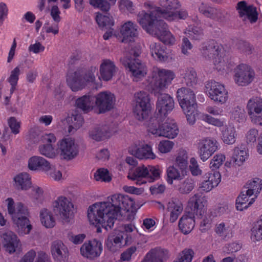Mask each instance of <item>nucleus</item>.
<instances>
[{
    "instance_id": "18",
    "label": "nucleus",
    "mask_w": 262,
    "mask_h": 262,
    "mask_svg": "<svg viewBox=\"0 0 262 262\" xmlns=\"http://www.w3.org/2000/svg\"><path fill=\"white\" fill-rule=\"evenodd\" d=\"M201 179L198 185V190L207 193L219 185L221 181V174L218 171H210L205 173Z\"/></svg>"
},
{
    "instance_id": "35",
    "label": "nucleus",
    "mask_w": 262,
    "mask_h": 262,
    "mask_svg": "<svg viewBox=\"0 0 262 262\" xmlns=\"http://www.w3.org/2000/svg\"><path fill=\"white\" fill-rule=\"evenodd\" d=\"M255 200L254 197L247 192H242L236 199V208L241 211L247 209L254 202Z\"/></svg>"
},
{
    "instance_id": "10",
    "label": "nucleus",
    "mask_w": 262,
    "mask_h": 262,
    "mask_svg": "<svg viewBox=\"0 0 262 262\" xmlns=\"http://www.w3.org/2000/svg\"><path fill=\"white\" fill-rule=\"evenodd\" d=\"M255 78V71L248 64L239 63L233 70V80L237 86H248L254 80Z\"/></svg>"
},
{
    "instance_id": "47",
    "label": "nucleus",
    "mask_w": 262,
    "mask_h": 262,
    "mask_svg": "<svg viewBox=\"0 0 262 262\" xmlns=\"http://www.w3.org/2000/svg\"><path fill=\"white\" fill-rule=\"evenodd\" d=\"M247 186V190L246 191L255 199L262 189V180L254 178L248 182Z\"/></svg>"
},
{
    "instance_id": "4",
    "label": "nucleus",
    "mask_w": 262,
    "mask_h": 262,
    "mask_svg": "<svg viewBox=\"0 0 262 262\" xmlns=\"http://www.w3.org/2000/svg\"><path fill=\"white\" fill-rule=\"evenodd\" d=\"M177 98L188 123L193 125L198 116L195 94L189 89L181 88L177 91Z\"/></svg>"
},
{
    "instance_id": "26",
    "label": "nucleus",
    "mask_w": 262,
    "mask_h": 262,
    "mask_svg": "<svg viewBox=\"0 0 262 262\" xmlns=\"http://www.w3.org/2000/svg\"><path fill=\"white\" fill-rule=\"evenodd\" d=\"M51 252L53 258L60 262L66 261L69 256L68 247L60 241H56L52 243Z\"/></svg>"
},
{
    "instance_id": "48",
    "label": "nucleus",
    "mask_w": 262,
    "mask_h": 262,
    "mask_svg": "<svg viewBox=\"0 0 262 262\" xmlns=\"http://www.w3.org/2000/svg\"><path fill=\"white\" fill-rule=\"evenodd\" d=\"M17 227V231L20 235L28 234L32 229L28 216L13 223Z\"/></svg>"
},
{
    "instance_id": "59",
    "label": "nucleus",
    "mask_w": 262,
    "mask_h": 262,
    "mask_svg": "<svg viewBox=\"0 0 262 262\" xmlns=\"http://www.w3.org/2000/svg\"><path fill=\"white\" fill-rule=\"evenodd\" d=\"M59 21L60 17H53L51 20L45 23L43 28L47 33L57 34L58 33V23Z\"/></svg>"
},
{
    "instance_id": "5",
    "label": "nucleus",
    "mask_w": 262,
    "mask_h": 262,
    "mask_svg": "<svg viewBox=\"0 0 262 262\" xmlns=\"http://www.w3.org/2000/svg\"><path fill=\"white\" fill-rule=\"evenodd\" d=\"M201 52L203 56L206 59L211 60L214 68L222 74L229 73L233 70L234 63L225 56L222 47L205 46L202 48Z\"/></svg>"
},
{
    "instance_id": "51",
    "label": "nucleus",
    "mask_w": 262,
    "mask_h": 262,
    "mask_svg": "<svg viewBox=\"0 0 262 262\" xmlns=\"http://www.w3.org/2000/svg\"><path fill=\"white\" fill-rule=\"evenodd\" d=\"M181 75L184 82L188 86H194L197 83L198 79L196 72L192 69L183 71Z\"/></svg>"
},
{
    "instance_id": "60",
    "label": "nucleus",
    "mask_w": 262,
    "mask_h": 262,
    "mask_svg": "<svg viewBox=\"0 0 262 262\" xmlns=\"http://www.w3.org/2000/svg\"><path fill=\"white\" fill-rule=\"evenodd\" d=\"M20 73V68L19 67H16L11 71L10 75L8 79V81L11 85V88L10 89L11 94H12L15 89V86L17 83Z\"/></svg>"
},
{
    "instance_id": "9",
    "label": "nucleus",
    "mask_w": 262,
    "mask_h": 262,
    "mask_svg": "<svg viewBox=\"0 0 262 262\" xmlns=\"http://www.w3.org/2000/svg\"><path fill=\"white\" fill-rule=\"evenodd\" d=\"M151 86L155 93H159L171 83L176 77L173 71L158 68L153 69Z\"/></svg>"
},
{
    "instance_id": "38",
    "label": "nucleus",
    "mask_w": 262,
    "mask_h": 262,
    "mask_svg": "<svg viewBox=\"0 0 262 262\" xmlns=\"http://www.w3.org/2000/svg\"><path fill=\"white\" fill-rule=\"evenodd\" d=\"M236 9L241 16H257L258 12L257 8L252 5L248 4L245 1L238 2Z\"/></svg>"
},
{
    "instance_id": "34",
    "label": "nucleus",
    "mask_w": 262,
    "mask_h": 262,
    "mask_svg": "<svg viewBox=\"0 0 262 262\" xmlns=\"http://www.w3.org/2000/svg\"><path fill=\"white\" fill-rule=\"evenodd\" d=\"M248 158V149L244 145L237 146L234 148L232 160L236 165H242Z\"/></svg>"
},
{
    "instance_id": "37",
    "label": "nucleus",
    "mask_w": 262,
    "mask_h": 262,
    "mask_svg": "<svg viewBox=\"0 0 262 262\" xmlns=\"http://www.w3.org/2000/svg\"><path fill=\"white\" fill-rule=\"evenodd\" d=\"M150 52L152 57L160 61H166L168 55L166 48L160 43H152L150 46Z\"/></svg>"
},
{
    "instance_id": "30",
    "label": "nucleus",
    "mask_w": 262,
    "mask_h": 262,
    "mask_svg": "<svg viewBox=\"0 0 262 262\" xmlns=\"http://www.w3.org/2000/svg\"><path fill=\"white\" fill-rule=\"evenodd\" d=\"M221 140L226 145H233L236 142L237 132L235 127L231 124L220 128Z\"/></svg>"
},
{
    "instance_id": "2",
    "label": "nucleus",
    "mask_w": 262,
    "mask_h": 262,
    "mask_svg": "<svg viewBox=\"0 0 262 262\" xmlns=\"http://www.w3.org/2000/svg\"><path fill=\"white\" fill-rule=\"evenodd\" d=\"M159 17H139L138 22L148 33L156 36L166 45L172 46L176 39L173 35L167 29L164 20Z\"/></svg>"
},
{
    "instance_id": "8",
    "label": "nucleus",
    "mask_w": 262,
    "mask_h": 262,
    "mask_svg": "<svg viewBox=\"0 0 262 262\" xmlns=\"http://www.w3.org/2000/svg\"><path fill=\"white\" fill-rule=\"evenodd\" d=\"M136 209L135 202L130 196L118 194L116 198V219L132 220Z\"/></svg>"
},
{
    "instance_id": "42",
    "label": "nucleus",
    "mask_w": 262,
    "mask_h": 262,
    "mask_svg": "<svg viewBox=\"0 0 262 262\" xmlns=\"http://www.w3.org/2000/svg\"><path fill=\"white\" fill-rule=\"evenodd\" d=\"M96 21L99 27L102 29H107L108 30L103 36L104 40H107L111 37L113 34L114 23L111 17H96Z\"/></svg>"
},
{
    "instance_id": "11",
    "label": "nucleus",
    "mask_w": 262,
    "mask_h": 262,
    "mask_svg": "<svg viewBox=\"0 0 262 262\" xmlns=\"http://www.w3.org/2000/svg\"><path fill=\"white\" fill-rule=\"evenodd\" d=\"M205 92L212 101L217 104H224L228 100V92L225 85L215 81L206 82Z\"/></svg>"
},
{
    "instance_id": "52",
    "label": "nucleus",
    "mask_w": 262,
    "mask_h": 262,
    "mask_svg": "<svg viewBox=\"0 0 262 262\" xmlns=\"http://www.w3.org/2000/svg\"><path fill=\"white\" fill-rule=\"evenodd\" d=\"M94 179L97 181L105 183L110 182L112 179V176L109 171L104 168H98L94 174Z\"/></svg>"
},
{
    "instance_id": "7",
    "label": "nucleus",
    "mask_w": 262,
    "mask_h": 262,
    "mask_svg": "<svg viewBox=\"0 0 262 262\" xmlns=\"http://www.w3.org/2000/svg\"><path fill=\"white\" fill-rule=\"evenodd\" d=\"M133 113L135 118L139 121L147 119L150 115L151 104L148 94L140 91L134 96Z\"/></svg>"
},
{
    "instance_id": "41",
    "label": "nucleus",
    "mask_w": 262,
    "mask_h": 262,
    "mask_svg": "<svg viewBox=\"0 0 262 262\" xmlns=\"http://www.w3.org/2000/svg\"><path fill=\"white\" fill-rule=\"evenodd\" d=\"M188 155L184 149H180L177 153L175 159V165L183 173H188Z\"/></svg>"
},
{
    "instance_id": "17",
    "label": "nucleus",
    "mask_w": 262,
    "mask_h": 262,
    "mask_svg": "<svg viewBox=\"0 0 262 262\" xmlns=\"http://www.w3.org/2000/svg\"><path fill=\"white\" fill-rule=\"evenodd\" d=\"M217 149L218 143L212 138H202L198 143V154L203 162L207 161Z\"/></svg>"
},
{
    "instance_id": "46",
    "label": "nucleus",
    "mask_w": 262,
    "mask_h": 262,
    "mask_svg": "<svg viewBox=\"0 0 262 262\" xmlns=\"http://www.w3.org/2000/svg\"><path fill=\"white\" fill-rule=\"evenodd\" d=\"M38 150L40 155L48 158L54 159L58 155V149L52 144H41Z\"/></svg>"
},
{
    "instance_id": "19",
    "label": "nucleus",
    "mask_w": 262,
    "mask_h": 262,
    "mask_svg": "<svg viewBox=\"0 0 262 262\" xmlns=\"http://www.w3.org/2000/svg\"><path fill=\"white\" fill-rule=\"evenodd\" d=\"M207 198L202 194L196 193L190 197L188 206L198 218L203 217L206 213L207 207Z\"/></svg>"
},
{
    "instance_id": "54",
    "label": "nucleus",
    "mask_w": 262,
    "mask_h": 262,
    "mask_svg": "<svg viewBox=\"0 0 262 262\" xmlns=\"http://www.w3.org/2000/svg\"><path fill=\"white\" fill-rule=\"evenodd\" d=\"M194 187V184L191 179H186L178 185L177 190L181 194L189 193Z\"/></svg>"
},
{
    "instance_id": "14",
    "label": "nucleus",
    "mask_w": 262,
    "mask_h": 262,
    "mask_svg": "<svg viewBox=\"0 0 262 262\" xmlns=\"http://www.w3.org/2000/svg\"><path fill=\"white\" fill-rule=\"evenodd\" d=\"M246 109L251 122L255 125L262 126V98H250L247 102Z\"/></svg>"
},
{
    "instance_id": "61",
    "label": "nucleus",
    "mask_w": 262,
    "mask_h": 262,
    "mask_svg": "<svg viewBox=\"0 0 262 262\" xmlns=\"http://www.w3.org/2000/svg\"><path fill=\"white\" fill-rule=\"evenodd\" d=\"M250 237L251 242L254 243L262 240V228L253 223L250 229Z\"/></svg>"
},
{
    "instance_id": "1",
    "label": "nucleus",
    "mask_w": 262,
    "mask_h": 262,
    "mask_svg": "<svg viewBox=\"0 0 262 262\" xmlns=\"http://www.w3.org/2000/svg\"><path fill=\"white\" fill-rule=\"evenodd\" d=\"M86 217L91 225L102 226L107 231L112 229L115 224V195L90 205L86 210Z\"/></svg>"
},
{
    "instance_id": "64",
    "label": "nucleus",
    "mask_w": 262,
    "mask_h": 262,
    "mask_svg": "<svg viewBox=\"0 0 262 262\" xmlns=\"http://www.w3.org/2000/svg\"><path fill=\"white\" fill-rule=\"evenodd\" d=\"M259 134L258 130L255 128H251L249 129L246 133L245 135V141L249 145L254 144L256 141H257V138Z\"/></svg>"
},
{
    "instance_id": "6",
    "label": "nucleus",
    "mask_w": 262,
    "mask_h": 262,
    "mask_svg": "<svg viewBox=\"0 0 262 262\" xmlns=\"http://www.w3.org/2000/svg\"><path fill=\"white\" fill-rule=\"evenodd\" d=\"M148 132L156 137L174 139L179 134V128L175 121L169 118L161 120L154 119L147 126Z\"/></svg>"
},
{
    "instance_id": "49",
    "label": "nucleus",
    "mask_w": 262,
    "mask_h": 262,
    "mask_svg": "<svg viewBox=\"0 0 262 262\" xmlns=\"http://www.w3.org/2000/svg\"><path fill=\"white\" fill-rule=\"evenodd\" d=\"M93 98L90 96L84 95L76 100V105L83 111L89 112L93 107Z\"/></svg>"
},
{
    "instance_id": "20",
    "label": "nucleus",
    "mask_w": 262,
    "mask_h": 262,
    "mask_svg": "<svg viewBox=\"0 0 262 262\" xmlns=\"http://www.w3.org/2000/svg\"><path fill=\"white\" fill-rule=\"evenodd\" d=\"M60 155L66 160L75 158L78 154V147L75 140L71 138H65L58 142Z\"/></svg>"
},
{
    "instance_id": "33",
    "label": "nucleus",
    "mask_w": 262,
    "mask_h": 262,
    "mask_svg": "<svg viewBox=\"0 0 262 262\" xmlns=\"http://www.w3.org/2000/svg\"><path fill=\"white\" fill-rule=\"evenodd\" d=\"M28 168L31 170H42L45 172L50 168V162L40 156H33L28 161Z\"/></svg>"
},
{
    "instance_id": "63",
    "label": "nucleus",
    "mask_w": 262,
    "mask_h": 262,
    "mask_svg": "<svg viewBox=\"0 0 262 262\" xmlns=\"http://www.w3.org/2000/svg\"><path fill=\"white\" fill-rule=\"evenodd\" d=\"M174 146V143L173 141L163 140L159 143L158 150L161 154H167L172 150Z\"/></svg>"
},
{
    "instance_id": "56",
    "label": "nucleus",
    "mask_w": 262,
    "mask_h": 262,
    "mask_svg": "<svg viewBox=\"0 0 262 262\" xmlns=\"http://www.w3.org/2000/svg\"><path fill=\"white\" fill-rule=\"evenodd\" d=\"M184 33L193 40H200L203 38V32L199 27L190 26L184 31Z\"/></svg>"
},
{
    "instance_id": "12",
    "label": "nucleus",
    "mask_w": 262,
    "mask_h": 262,
    "mask_svg": "<svg viewBox=\"0 0 262 262\" xmlns=\"http://www.w3.org/2000/svg\"><path fill=\"white\" fill-rule=\"evenodd\" d=\"M96 71V68L92 67L83 77L78 72L69 75L67 79L68 85L73 91H77L92 84L95 79L94 74Z\"/></svg>"
},
{
    "instance_id": "22",
    "label": "nucleus",
    "mask_w": 262,
    "mask_h": 262,
    "mask_svg": "<svg viewBox=\"0 0 262 262\" xmlns=\"http://www.w3.org/2000/svg\"><path fill=\"white\" fill-rule=\"evenodd\" d=\"M113 93L109 91L99 93L95 96V104L100 113H103L110 111L113 107Z\"/></svg>"
},
{
    "instance_id": "57",
    "label": "nucleus",
    "mask_w": 262,
    "mask_h": 262,
    "mask_svg": "<svg viewBox=\"0 0 262 262\" xmlns=\"http://www.w3.org/2000/svg\"><path fill=\"white\" fill-rule=\"evenodd\" d=\"M83 123V119L80 115H73L71 117V124L68 127V133L73 134L79 129Z\"/></svg>"
},
{
    "instance_id": "15",
    "label": "nucleus",
    "mask_w": 262,
    "mask_h": 262,
    "mask_svg": "<svg viewBox=\"0 0 262 262\" xmlns=\"http://www.w3.org/2000/svg\"><path fill=\"white\" fill-rule=\"evenodd\" d=\"M129 154L140 160H154L157 155L151 145L142 144L140 141L133 144L128 148Z\"/></svg>"
},
{
    "instance_id": "32",
    "label": "nucleus",
    "mask_w": 262,
    "mask_h": 262,
    "mask_svg": "<svg viewBox=\"0 0 262 262\" xmlns=\"http://www.w3.org/2000/svg\"><path fill=\"white\" fill-rule=\"evenodd\" d=\"M113 127L111 128L105 125L102 127H95L89 132L90 137L97 141H100L104 138L110 137L112 135Z\"/></svg>"
},
{
    "instance_id": "27",
    "label": "nucleus",
    "mask_w": 262,
    "mask_h": 262,
    "mask_svg": "<svg viewBox=\"0 0 262 262\" xmlns=\"http://www.w3.org/2000/svg\"><path fill=\"white\" fill-rule=\"evenodd\" d=\"M122 36V42H132L138 35V31L136 25L128 21L123 24L120 31Z\"/></svg>"
},
{
    "instance_id": "45",
    "label": "nucleus",
    "mask_w": 262,
    "mask_h": 262,
    "mask_svg": "<svg viewBox=\"0 0 262 262\" xmlns=\"http://www.w3.org/2000/svg\"><path fill=\"white\" fill-rule=\"evenodd\" d=\"M147 257L151 258V262H165L169 257V252L166 249L156 248L148 253Z\"/></svg>"
},
{
    "instance_id": "55",
    "label": "nucleus",
    "mask_w": 262,
    "mask_h": 262,
    "mask_svg": "<svg viewBox=\"0 0 262 262\" xmlns=\"http://www.w3.org/2000/svg\"><path fill=\"white\" fill-rule=\"evenodd\" d=\"M225 156L222 154H218L214 155L210 161L209 167L211 171H216L223 164L225 161Z\"/></svg>"
},
{
    "instance_id": "58",
    "label": "nucleus",
    "mask_w": 262,
    "mask_h": 262,
    "mask_svg": "<svg viewBox=\"0 0 262 262\" xmlns=\"http://www.w3.org/2000/svg\"><path fill=\"white\" fill-rule=\"evenodd\" d=\"M201 119L205 122L216 127H222L225 123V119L214 118L207 114H202Z\"/></svg>"
},
{
    "instance_id": "13",
    "label": "nucleus",
    "mask_w": 262,
    "mask_h": 262,
    "mask_svg": "<svg viewBox=\"0 0 262 262\" xmlns=\"http://www.w3.org/2000/svg\"><path fill=\"white\" fill-rule=\"evenodd\" d=\"M54 212L64 222H68L72 215L73 204L67 198L59 196L52 204Z\"/></svg>"
},
{
    "instance_id": "40",
    "label": "nucleus",
    "mask_w": 262,
    "mask_h": 262,
    "mask_svg": "<svg viewBox=\"0 0 262 262\" xmlns=\"http://www.w3.org/2000/svg\"><path fill=\"white\" fill-rule=\"evenodd\" d=\"M215 232L222 238L227 239L233 236V226L228 223L222 222L216 225Z\"/></svg>"
},
{
    "instance_id": "23",
    "label": "nucleus",
    "mask_w": 262,
    "mask_h": 262,
    "mask_svg": "<svg viewBox=\"0 0 262 262\" xmlns=\"http://www.w3.org/2000/svg\"><path fill=\"white\" fill-rule=\"evenodd\" d=\"M4 249L9 254H13L20 246V240L17 235L11 231H8L1 235Z\"/></svg>"
},
{
    "instance_id": "50",
    "label": "nucleus",
    "mask_w": 262,
    "mask_h": 262,
    "mask_svg": "<svg viewBox=\"0 0 262 262\" xmlns=\"http://www.w3.org/2000/svg\"><path fill=\"white\" fill-rule=\"evenodd\" d=\"M230 118L238 122L244 121L246 118V112L243 106L234 107L230 113Z\"/></svg>"
},
{
    "instance_id": "3",
    "label": "nucleus",
    "mask_w": 262,
    "mask_h": 262,
    "mask_svg": "<svg viewBox=\"0 0 262 262\" xmlns=\"http://www.w3.org/2000/svg\"><path fill=\"white\" fill-rule=\"evenodd\" d=\"M159 165H141L134 169H130L127 174L128 179L134 181L137 185L152 183L159 180L162 173Z\"/></svg>"
},
{
    "instance_id": "25",
    "label": "nucleus",
    "mask_w": 262,
    "mask_h": 262,
    "mask_svg": "<svg viewBox=\"0 0 262 262\" xmlns=\"http://www.w3.org/2000/svg\"><path fill=\"white\" fill-rule=\"evenodd\" d=\"M174 101L169 95L163 94L158 98L157 110L161 116H165L174 108Z\"/></svg>"
},
{
    "instance_id": "31",
    "label": "nucleus",
    "mask_w": 262,
    "mask_h": 262,
    "mask_svg": "<svg viewBox=\"0 0 262 262\" xmlns=\"http://www.w3.org/2000/svg\"><path fill=\"white\" fill-rule=\"evenodd\" d=\"M14 186L21 190H27L31 188V177L27 172L19 173L13 178Z\"/></svg>"
},
{
    "instance_id": "21",
    "label": "nucleus",
    "mask_w": 262,
    "mask_h": 262,
    "mask_svg": "<svg viewBox=\"0 0 262 262\" xmlns=\"http://www.w3.org/2000/svg\"><path fill=\"white\" fill-rule=\"evenodd\" d=\"M103 250L101 242L96 239L85 242L80 248V254L84 257L93 259L98 257Z\"/></svg>"
},
{
    "instance_id": "39",
    "label": "nucleus",
    "mask_w": 262,
    "mask_h": 262,
    "mask_svg": "<svg viewBox=\"0 0 262 262\" xmlns=\"http://www.w3.org/2000/svg\"><path fill=\"white\" fill-rule=\"evenodd\" d=\"M41 225L46 228H52L56 224V220L52 212L47 208H42L39 212Z\"/></svg>"
},
{
    "instance_id": "44",
    "label": "nucleus",
    "mask_w": 262,
    "mask_h": 262,
    "mask_svg": "<svg viewBox=\"0 0 262 262\" xmlns=\"http://www.w3.org/2000/svg\"><path fill=\"white\" fill-rule=\"evenodd\" d=\"M145 12L144 16H154L160 15H166L167 10L158 7L150 2H145L143 4V10Z\"/></svg>"
},
{
    "instance_id": "62",
    "label": "nucleus",
    "mask_w": 262,
    "mask_h": 262,
    "mask_svg": "<svg viewBox=\"0 0 262 262\" xmlns=\"http://www.w3.org/2000/svg\"><path fill=\"white\" fill-rule=\"evenodd\" d=\"M7 123L13 134L17 135L20 133L21 128V121L20 120L14 117H11L8 118Z\"/></svg>"
},
{
    "instance_id": "16",
    "label": "nucleus",
    "mask_w": 262,
    "mask_h": 262,
    "mask_svg": "<svg viewBox=\"0 0 262 262\" xmlns=\"http://www.w3.org/2000/svg\"><path fill=\"white\" fill-rule=\"evenodd\" d=\"M8 214L13 223L28 216L29 210L27 207L21 202L15 203L12 198H8L5 201Z\"/></svg>"
},
{
    "instance_id": "43",
    "label": "nucleus",
    "mask_w": 262,
    "mask_h": 262,
    "mask_svg": "<svg viewBox=\"0 0 262 262\" xmlns=\"http://www.w3.org/2000/svg\"><path fill=\"white\" fill-rule=\"evenodd\" d=\"M114 64L110 60H104L100 67V79L105 81L109 80L113 76Z\"/></svg>"
},
{
    "instance_id": "28",
    "label": "nucleus",
    "mask_w": 262,
    "mask_h": 262,
    "mask_svg": "<svg viewBox=\"0 0 262 262\" xmlns=\"http://www.w3.org/2000/svg\"><path fill=\"white\" fill-rule=\"evenodd\" d=\"M167 210L169 213V221L175 222L183 211L182 202L177 199L170 200L167 205Z\"/></svg>"
},
{
    "instance_id": "29",
    "label": "nucleus",
    "mask_w": 262,
    "mask_h": 262,
    "mask_svg": "<svg viewBox=\"0 0 262 262\" xmlns=\"http://www.w3.org/2000/svg\"><path fill=\"white\" fill-rule=\"evenodd\" d=\"M195 226L194 215L191 213H184L179 221V228L184 234L190 233Z\"/></svg>"
},
{
    "instance_id": "24",
    "label": "nucleus",
    "mask_w": 262,
    "mask_h": 262,
    "mask_svg": "<svg viewBox=\"0 0 262 262\" xmlns=\"http://www.w3.org/2000/svg\"><path fill=\"white\" fill-rule=\"evenodd\" d=\"M126 64L131 72L134 80L138 81L147 74V67L139 59L129 60V61H127Z\"/></svg>"
},
{
    "instance_id": "36",
    "label": "nucleus",
    "mask_w": 262,
    "mask_h": 262,
    "mask_svg": "<svg viewBox=\"0 0 262 262\" xmlns=\"http://www.w3.org/2000/svg\"><path fill=\"white\" fill-rule=\"evenodd\" d=\"M183 173L176 166L170 165L166 169V181L168 184L172 185L174 180H179L187 175Z\"/></svg>"
},
{
    "instance_id": "53",
    "label": "nucleus",
    "mask_w": 262,
    "mask_h": 262,
    "mask_svg": "<svg viewBox=\"0 0 262 262\" xmlns=\"http://www.w3.org/2000/svg\"><path fill=\"white\" fill-rule=\"evenodd\" d=\"M194 255L192 249L186 248L179 253L173 262H191Z\"/></svg>"
}]
</instances>
